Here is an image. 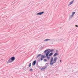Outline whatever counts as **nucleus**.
<instances>
[{
    "label": "nucleus",
    "instance_id": "2",
    "mask_svg": "<svg viewBox=\"0 0 78 78\" xmlns=\"http://www.w3.org/2000/svg\"><path fill=\"white\" fill-rule=\"evenodd\" d=\"M57 59L58 58L57 57H54V59L53 57H51V58L50 64L51 65H53L54 64L56 63Z\"/></svg>",
    "mask_w": 78,
    "mask_h": 78
},
{
    "label": "nucleus",
    "instance_id": "13",
    "mask_svg": "<svg viewBox=\"0 0 78 78\" xmlns=\"http://www.w3.org/2000/svg\"><path fill=\"white\" fill-rule=\"evenodd\" d=\"M54 51V49H51V50H50V52H53Z\"/></svg>",
    "mask_w": 78,
    "mask_h": 78
},
{
    "label": "nucleus",
    "instance_id": "16",
    "mask_svg": "<svg viewBox=\"0 0 78 78\" xmlns=\"http://www.w3.org/2000/svg\"><path fill=\"white\" fill-rule=\"evenodd\" d=\"M31 64L30 63V64H29V67H31Z\"/></svg>",
    "mask_w": 78,
    "mask_h": 78
},
{
    "label": "nucleus",
    "instance_id": "9",
    "mask_svg": "<svg viewBox=\"0 0 78 78\" xmlns=\"http://www.w3.org/2000/svg\"><path fill=\"white\" fill-rule=\"evenodd\" d=\"M58 55V53H55L54 55L53 56H54V57H55V56H56V55Z\"/></svg>",
    "mask_w": 78,
    "mask_h": 78
},
{
    "label": "nucleus",
    "instance_id": "19",
    "mask_svg": "<svg viewBox=\"0 0 78 78\" xmlns=\"http://www.w3.org/2000/svg\"><path fill=\"white\" fill-rule=\"evenodd\" d=\"M58 51H57V50L56 51L58 52Z\"/></svg>",
    "mask_w": 78,
    "mask_h": 78
},
{
    "label": "nucleus",
    "instance_id": "7",
    "mask_svg": "<svg viewBox=\"0 0 78 78\" xmlns=\"http://www.w3.org/2000/svg\"><path fill=\"white\" fill-rule=\"evenodd\" d=\"M75 12H73L72 13V16H71L72 17H73V16H74V14H75Z\"/></svg>",
    "mask_w": 78,
    "mask_h": 78
},
{
    "label": "nucleus",
    "instance_id": "4",
    "mask_svg": "<svg viewBox=\"0 0 78 78\" xmlns=\"http://www.w3.org/2000/svg\"><path fill=\"white\" fill-rule=\"evenodd\" d=\"M46 57L45 55H41V61H42L43 60V58H45Z\"/></svg>",
    "mask_w": 78,
    "mask_h": 78
},
{
    "label": "nucleus",
    "instance_id": "5",
    "mask_svg": "<svg viewBox=\"0 0 78 78\" xmlns=\"http://www.w3.org/2000/svg\"><path fill=\"white\" fill-rule=\"evenodd\" d=\"M44 11H43L41 12H39L38 13H37V15H41L44 13Z\"/></svg>",
    "mask_w": 78,
    "mask_h": 78
},
{
    "label": "nucleus",
    "instance_id": "18",
    "mask_svg": "<svg viewBox=\"0 0 78 78\" xmlns=\"http://www.w3.org/2000/svg\"><path fill=\"white\" fill-rule=\"evenodd\" d=\"M60 62H62V60H60Z\"/></svg>",
    "mask_w": 78,
    "mask_h": 78
},
{
    "label": "nucleus",
    "instance_id": "17",
    "mask_svg": "<svg viewBox=\"0 0 78 78\" xmlns=\"http://www.w3.org/2000/svg\"><path fill=\"white\" fill-rule=\"evenodd\" d=\"M76 27H78V26H77V25H76Z\"/></svg>",
    "mask_w": 78,
    "mask_h": 78
},
{
    "label": "nucleus",
    "instance_id": "8",
    "mask_svg": "<svg viewBox=\"0 0 78 78\" xmlns=\"http://www.w3.org/2000/svg\"><path fill=\"white\" fill-rule=\"evenodd\" d=\"M74 1H71L70 3L69 4V5H71V4H73V2H74Z\"/></svg>",
    "mask_w": 78,
    "mask_h": 78
},
{
    "label": "nucleus",
    "instance_id": "14",
    "mask_svg": "<svg viewBox=\"0 0 78 78\" xmlns=\"http://www.w3.org/2000/svg\"><path fill=\"white\" fill-rule=\"evenodd\" d=\"M46 67H45V68H43L42 69H41V70H44V69H45Z\"/></svg>",
    "mask_w": 78,
    "mask_h": 78
},
{
    "label": "nucleus",
    "instance_id": "6",
    "mask_svg": "<svg viewBox=\"0 0 78 78\" xmlns=\"http://www.w3.org/2000/svg\"><path fill=\"white\" fill-rule=\"evenodd\" d=\"M36 60H34L33 63V66H35L36 64Z\"/></svg>",
    "mask_w": 78,
    "mask_h": 78
},
{
    "label": "nucleus",
    "instance_id": "1",
    "mask_svg": "<svg viewBox=\"0 0 78 78\" xmlns=\"http://www.w3.org/2000/svg\"><path fill=\"white\" fill-rule=\"evenodd\" d=\"M49 50L50 49H46V50H45L44 51V53H46V52L48 51L47 52L46 54V56L47 58L48 59V61H50V56H51L53 54L52 52H51V53H50V51H49Z\"/></svg>",
    "mask_w": 78,
    "mask_h": 78
},
{
    "label": "nucleus",
    "instance_id": "12",
    "mask_svg": "<svg viewBox=\"0 0 78 78\" xmlns=\"http://www.w3.org/2000/svg\"><path fill=\"white\" fill-rule=\"evenodd\" d=\"M47 59H44V61H45V62H46V61H47Z\"/></svg>",
    "mask_w": 78,
    "mask_h": 78
},
{
    "label": "nucleus",
    "instance_id": "10",
    "mask_svg": "<svg viewBox=\"0 0 78 78\" xmlns=\"http://www.w3.org/2000/svg\"><path fill=\"white\" fill-rule=\"evenodd\" d=\"M50 39H45L44 41H50Z\"/></svg>",
    "mask_w": 78,
    "mask_h": 78
},
{
    "label": "nucleus",
    "instance_id": "3",
    "mask_svg": "<svg viewBox=\"0 0 78 78\" xmlns=\"http://www.w3.org/2000/svg\"><path fill=\"white\" fill-rule=\"evenodd\" d=\"M15 57H12L9 59L8 62H12V61H14V60H15Z\"/></svg>",
    "mask_w": 78,
    "mask_h": 78
},
{
    "label": "nucleus",
    "instance_id": "15",
    "mask_svg": "<svg viewBox=\"0 0 78 78\" xmlns=\"http://www.w3.org/2000/svg\"><path fill=\"white\" fill-rule=\"evenodd\" d=\"M33 69H30L29 71H32V70H33Z\"/></svg>",
    "mask_w": 78,
    "mask_h": 78
},
{
    "label": "nucleus",
    "instance_id": "11",
    "mask_svg": "<svg viewBox=\"0 0 78 78\" xmlns=\"http://www.w3.org/2000/svg\"><path fill=\"white\" fill-rule=\"evenodd\" d=\"M41 55V54H38V55L37 56V58H38V57H39V56H40Z\"/></svg>",
    "mask_w": 78,
    "mask_h": 78
}]
</instances>
